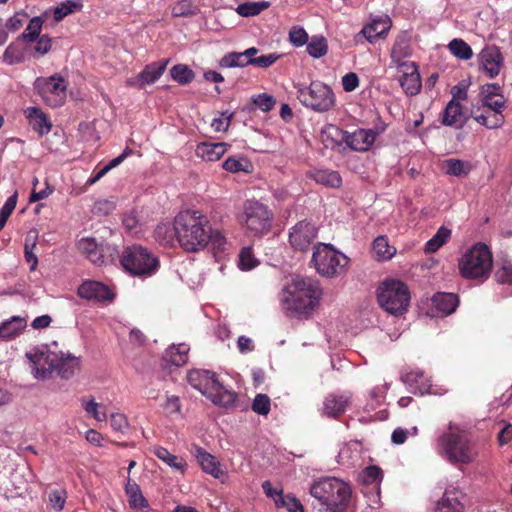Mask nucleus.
<instances>
[{"label":"nucleus","mask_w":512,"mask_h":512,"mask_svg":"<svg viewBox=\"0 0 512 512\" xmlns=\"http://www.w3.org/2000/svg\"><path fill=\"white\" fill-rule=\"evenodd\" d=\"M400 85L408 95H416L421 88V80L419 73L399 78Z\"/></svg>","instance_id":"c03bdc74"},{"label":"nucleus","mask_w":512,"mask_h":512,"mask_svg":"<svg viewBox=\"0 0 512 512\" xmlns=\"http://www.w3.org/2000/svg\"><path fill=\"white\" fill-rule=\"evenodd\" d=\"M21 60L22 55L18 48L14 45H9L3 54V61L9 65H13L19 63Z\"/></svg>","instance_id":"338daca9"},{"label":"nucleus","mask_w":512,"mask_h":512,"mask_svg":"<svg viewBox=\"0 0 512 512\" xmlns=\"http://www.w3.org/2000/svg\"><path fill=\"white\" fill-rule=\"evenodd\" d=\"M269 7V3L266 1L261 2H245L239 4L236 8V12L242 17H251L258 15L263 10Z\"/></svg>","instance_id":"58836bf2"},{"label":"nucleus","mask_w":512,"mask_h":512,"mask_svg":"<svg viewBox=\"0 0 512 512\" xmlns=\"http://www.w3.org/2000/svg\"><path fill=\"white\" fill-rule=\"evenodd\" d=\"M259 264L255 258L251 247H243L239 253L238 266L243 271H248L255 268Z\"/></svg>","instance_id":"09e8293b"},{"label":"nucleus","mask_w":512,"mask_h":512,"mask_svg":"<svg viewBox=\"0 0 512 512\" xmlns=\"http://www.w3.org/2000/svg\"><path fill=\"white\" fill-rule=\"evenodd\" d=\"M223 68L246 67L250 65L248 60L243 55V52H231L224 55L219 62Z\"/></svg>","instance_id":"79ce46f5"},{"label":"nucleus","mask_w":512,"mask_h":512,"mask_svg":"<svg viewBox=\"0 0 512 512\" xmlns=\"http://www.w3.org/2000/svg\"><path fill=\"white\" fill-rule=\"evenodd\" d=\"M110 425L113 430L124 433L129 426L126 416L122 413H113L110 416Z\"/></svg>","instance_id":"680f3d73"},{"label":"nucleus","mask_w":512,"mask_h":512,"mask_svg":"<svg viewBox=\"0 0 512 512\" xmlns=\"http://www.w3.org/2000/svg\"><path fill=\"white\" fill-rule=\"evenodd\" d=\"M125 492L128 497L129 506L133 510H144L148 508V501L143 496L139 485L131 481L130 478L125 485Z\"/></svg>","instance_id":"c85d7f7f"},{"label":"nucleus","mask_w":512,"mask_h":512,"mask_svg":"<svg viewBox=\"0 0 512 512\" xmlns=\"http://www.w3.org/2000/svg\"><path fill=\"white\" fill-rule=\"evenodd\" d=\"M463 111L460 103L456 101H449L442 117V123L446 126H463Z\"/></svg>","instance_id":"7c9ffc66"},{"label":"nucleus","mask_w":512,"mask_h":512,"mask_svg":"<svg viewBox=\"0 0 512 512\" xmlns=\"http://www.w3.org/2000/svg\"><path fill=\"white\" fill-rule=\"evenodd\" d=\"M231 118L232 114L223 112L219 118H215L212 121L211 126L216 132H224L228 129Z\"/></svg>","instance_id":"69168bd1"},{"label":"nucleus","mask_w":512,"mask_h":512,"mask_svg":"<svg viewBox=\"0 0 512 512\" xmlns=\"http://www.w3.org/2000/svg\"><path fill=\"white\" fill-rule=\"evenodd\" d=\"M297 98L304 106L317 112L328 111L335 104L332 89L320 81H312L308 87L299 86Z\"/></svg>","instance_id":"9b49d317"},{"label":"nucleus","mask_w":512,"mask_h":512,"mask_svg":"<svg viewBox=\"0 0 512 512\" xmlns=\"http://www.w3.org/2000/svg\"><path fill=\"white\" fill-rule=\"evenodd\" d=\"M492 266V252L482 242L472 245L458 262L459 273L463 278L477 280L480 283L489 278Z\"/></svg>","instance_id":"39448f33"},{"label":"nucleus","mask_w":512,"mask_h":512,"mask_svg":"<svg viewBox=\"0 0 512 512\" xmlns=\"http://www.w3.org/2000/svg\"><path fill=\"white\" fill-rule=\"evenodd\" d=\"M289 40L294 46L300 47L307 43L308 35L303 28L295 26L289 32Z\"/></svg>","instance_id":"052dcab7"},{"label":"nucleus","mask_w":512,"mask_h":512,"mask_svg":"<svg viewBox=\"0 0 512 512\" xmlns=\"http://www.w3.org/2000/svg\"><path fill=\"white\" fill-rule=\"evenodd\" d=\"M150 451L153 455L162 460L169 467L184 473L186 469V462L182 457L171 454L166 448L161 446H154Z\"/></svg>","instance_id":"c756f323"},{"label":"nucleus","mask_w":512,"mask_h":512,"mask_svg":"<svg viewBox=\"0 0 512 512\" xmlns=\"http://www.w3.org/2000/svg\"><path fill=\"white\" fill-rule=\"evenodd\" d=\"M479 65L490 78L498 76L503 65L500 50L495 46L482 49L479 54Z\"/></svg>","instance_id":"4468645a"},{"label":"nucleus","mask_w":512,"mask_h":512,"mask_svg":"<svg viewBox=\"0 0 512 512\" xmlns=\"http://www.w3.org/2000/svg\"><path fill=\"white\" fill-rule=\"evenodd\" d=\"M483 108L494 110V112L503 114V110L506 108V101L504 96H496L488 99L480 100Z\"/></svg>","instance_id":"6e6d98bb"},{"label":"nucleus","mask_w":512,"mask_h":512,"mask_svg":"<svg viewBox=\"0 0 512 512\" xmlns=\"http://www.w3.org/2000/svg\"><path fill=\"white\" fill-rule=\"evenodd\" d=\"M204 216L199 211L183 210L180 211L174 220V224H187L193 222L194 224H202Z\"/></svg>","instance_id":"864d4df0"},{"label":"nucleus","mask_w":512,"mask_h":512,"mask_svg":"<svg viewBox=\"0 0 512 512\" xmlns=\"http://www.w3.org/2000/svg\"><path fill=\"white\" fill-rule=\"evenodd\" d=\"M351 396L347 393L343 394H329L323 403V413L328 417H339L345 411L347 406L350 404Z\"/></svg>","instance_id":"412c9836"},{"label":"nucleus","mask_w":512,"mask_h":512,"mask_svg":"<svg viewBox=\"0 0 512 512\" xmlns=\"http://www.w3.org/2000/svg\"><path fill=\"white\" fill-rule=\"evenodd\" d=\"M448 48L455 57L462 60H468L473 55L471 47L462 39H453Z\"/></svg>","instance_id":"ea45409f"},{"label":"nucleus","mask_w":512,"mask_h":512,"mask_svg":"<svg viewBox=\"0 0 512 512\" xmlns=\"http://www.w3.org/2000/svg\"><path fill=\"white\" fill-rule=\"evenodd\" d=\"M25 116L29 120L32 128L37 131L40 135H44L50 132L51 122L47 116L37 107H29L25 110Z\"/></svg>","instance_id":"a878e982"},{"label":"nucleus","mask_w":512,"mask_h":512,"mask_svg":"<svg viewBox=\"0 0 512 512\" xmlns=\"http://www.w3.org/2000/svg\"><path fill=\"white\" fill-rule=\"evenodd\" d=\"M464 495L456 488L446 489L442 498L438 501L435 512H463Z\"/></svg>","instance_id":"a211bd4d"},{"label":"nucleus","mask_w":512,"mask_h":512,"mask_svg":"<svg viewBox=\"0 0 512 512\" xmlns=\"http://www.w3.org/2000/svg\"><path fill=\"white\" fill-rule=\"evenodd\" d=\"M18 193L15 191L5 202L0 211V224H5L16 207Z\"/></svg>","instance_id":"4d7b16f0"},{"label":"nucleus","mask_w":512,"mask_h":512,"mask_svg":"<svg viewBox=\"0 0 512 512\" xmlns=\"http://www.w3.org/2000/svg\"><path fill=\"white\" fill-rule=\"evenodd\" d=\"M77 293L83 299L97 302L112 301L115 296L108 286L94 280L84 281L78 287Z\"/></svg>","instance_id":"ddd939ff"},{"label":"nucleus","mask_w":512,"mask_h":512,"mask_svg":"<svg viewBox=\"0 0 512 512\" xmlns=\"http://www.w3.org/2000/svg\"><path fill=\"white\" fill-rule=\"evenodd\" d=\"M383 478V471L375 465L366 467L360 474V479L365 486H372L373 489H379Z\"/></svg>","instance_id":"c9c22d12"},{"label":"nucleus","mask_w":512,"mask_h":512,"mask_svg":"<svg viewBox=\"0 0 512 512\" xmlns=\"http://www.w3.org/2000/svg\"><path fill=\"white\" fill-rule=\"evenodd\" d=\"M252 101L258 108H260L264 112L270 111L276 103L275 99L271 95H268L266 93L254 96L252 98Z\"/></svg>","instance_id":"bf43d9fd"},{"label":"nucleus","mask_w":512,"mask_h":512,"mask_svg":"<svg viewBox=\"0 0 512 512\" xmlns=\"http://www.w3.org/2000/svg\"><path fill=\"white\" fill-rule=\"evenodd\" d=\"M178 243L186 252H198L210 245L217 256L226 250L227 240L213 226H179Z\"/></svg>","instance_id":"20e7f679"},{"label":"nucleus","mask_w":512,"mask_h":512,"mask_svg":"<svg viewBox=\"0 0 512 512\" xmlns=\"http://www.w3.org/2000/svg\"><path fill=\"white\" fill-rule=\"evenodd\" d=\"M171 77L180 84H188L194 78V73L186 65H175L170 70Z\"/></svg>","instance_id":"de8ad7c7"},{"label":"nucleus","mask_w":512,"mask_h":512,"mask_svg":"<svg viewBox=\"0 0 512 512\" xmlns=\"http://www.w3.org/2000/svg\"><path fill=\"white\" fill-rule=\"evenodd\" d=\"M179 226H155V240L163 246H174L178 242Z\"/></svg>","instance_id":"72a5a7b5"},{"label":"nucleus","mask_w":512,"mask_h":512,"mask_svg":"<svg viewBox=\"0 0 512 512\" xmlns=\"http://www.w3.org/2000/svg\"><path fill=\"white\" fill-rule=\"evenodd\" d=\"M349 258L330 244L319 243L313 252L312 262L323 277L334 278L345 273Z\"/></svg>","instance_id":"1a4fd4ad"},{"label":"nucleus","mask_w":512,"mask_h":512,"mask_svg":"<svg viewBox=\"0 0 512 512\" xmlns=\"http://www.w3.org/2000/svg\"><path fill=\"white\" fill-rule=\"evenodd\" d=\"M189 384L199 390L211 401L222 407H231L235 404L237 394L226 389L218 380L217 375L209 370H192L188 373Z\"/></svg>","instance_id":"423d86ee"},{"label":"nucleus","mask_w":512,"mask_h":512,"mask_svg":"<svg viewBox=\"0 0 512 512\" xmlns=\"http://www.w3.org/2000/svg\"><path fill=\"white\" fill-rule=\"evenodd\" d=\"M310 494L318 501V512H345L351 497L350 487L337 478H323L310 488Z\"/></svg>","instance_id":"7ed1b4c3"},{"label":"nucleus","mask_w":512,"mask_h":512,"mask_svg":"<svg viewBox=\"0 0 512 512\" xmlns=\"http://www.w3.org/2000/svg\"><path fill=\"white\" fill-rule=\"evenodd\" d=\"M280 505L286 507L289 512H304L300 500L291 495H280Z\"/></svg>","instance_id":"13d9d810"},{"label":"nucleus","mask_w":512,"mask_h":512,"mask_svg":"<svg viewBox=\"0 0 512 512\" xmlns=\"http://www.w3.org/2000/svg\"><path fill=\"white\" fill-rule=\"evenodd\" d=\"M410 54V46L408 41L404 37H400L396 40L391 51V58L394 63L404 61Z\"/></svg>","instance_id":"49530a36"},{"label":"nucleus","mask_w":512,"mask_h":512,"mask_svg":"<svg viewBox=\"0 0 512 512\" xmlns=\"http://www.w3.org/2000/svg\"><path fill=\"white\" fill-rule=\"evenodd\" d=\"M307 52L314 58H320L327 53V43L323 37H313L307 44Z\"/></svg>","instance_id":"603ef678"},{"label":"nucleus","mask_w":512,"mask_h":512,"mask_svg":"<svg viewBox=\"0 0 512 512\" xmlns=\"http://www.w3.org/2000/svg\"><path fill=\"white\" fill-rule=\"evenodd\" d=\"M189 346L185 343L173 345L165 352L164 359L171 364L180 367L188 361Z\"/></svg>","instance_id":"473e14b6"},{"label":"nucleus","mask_w":512,"mask_h":512,"mask_svg":"<svg viewBox=\"0 0 512 512\" xmlns=\"http://www.w3.org/2000/svg\"><path fill=\"white\" fill-rule=\"evenodd\" d=\"M390 28V18L388 16H382L377 19H373L371 23L364 26L361 33L370 43H373L377 39L386 35Z\"/></svg>","instance_id":"5701e85b"},{"label":"nucleus","mask_w":512,"mask_h":512,"mask_svg":"<svg viewBox=\"0 0 512 512\" xmlns=\"http://www.w3.org/2000/svg\"><path fill=\"white\" fill-rule=\"evenodd\" d=\"M199 9L192 0H180L172 8L174 17H188L198 13Z\"/></svg>","instance_id":"37998d69"},{"label":"nucleus","mask_w":512,"mask_h":512,"mask_svg":"<svg viewBox=\"0 0 512 512\" xmlns=\"http://www.w3.org/2000/svg\"><path fill=\"white\" fill-rule=\"evenodd\" d=\"M244 214L247 222H266L272 219V212L266 205L256 200H248L244 204Z\"/></svg>","instance_id":"b1692460"},{"label":"nucleus","mask_w":512,"mask_h":512,"mask_svg":"<svg viewBox=\"0 0 512 512\" xmlns=\"http://www.w3.org/2000/svg\"><path fill=\"white\" fill-rule=\"evenodd\" d=\"M377 300L379 305L388 313L401 315L409 306L410 293L403 282L388 280L379 287Z\"/></svg>","instance_id":"9d476101"},{"label":"nucleus","mask_w":512,"mask_h":512,"mask_svg":"<svg viewBox=\"0 0 512 512\" xmlns=\"http://www.w3.org/2000/svg\"><path fill=\"white\" fill-rule=\"evenodd\" d=\"M49 502L54 510H62L65 504V493L59 490H52L49 493Z\"/></svg>","instance_id":"774afa93"},{"label":"nucleus","mask_w":512,"mask_h":512,"mask_svg":"<svg viewBox=\"0 0 512 512\" xmlns=\"http://www.w3.org/2000/svg\"><path fill=\"white\" fill-rule=\"evenodd\" d=\"M271 401L266 394H257L252 403V410L259 414L266 416L270 412Z\"/></svg>","instance_id":"5fc2aeb1"},{"label":"nucleus","mask_w":512,"mask_h":512,"mask_svg":"<svg viewBox=\"0 0 512 512\" xmlns=\"http://www.w3.org/2000/svg\"><path fill=\"white\" fill-rule=\"evenodd\" d=\"M26 327V319L13 316L0 325V339L9 340L18 336Z\"/></svg>","instance_id":"cd10ccee"},{"label":"nucleus","mask_w":512,"mask_h":512,"mask_svg":"<svg viewBox=\"0 0 512 512\" xmlns=\"http://www.w3.org/2000/svg\"><path fill=\"white\" fill-rule=\"evenodd\" d=\"M196 457L204 472L212 475L214 478H220L222 471L219 462L213 455L199 448Z\"/></svg>","instance_id":"2f4dec72"},{"label":"nucleus","mask_w":512,"mask_h":512,"mask_svg":"<svg viewBox=\"0 0 512 512\" xmlns=\"http://www.w3.org/2000/svg\"><path fill=\"white\" fill-rule=\"evenodd\" d=\"M311 176L317 183L332 188L340 187L342 183L341 176L336 171L316 170Z\"/></svg>","instance_id":"f704fd0d"},{"label":"nucleus","mask_w":512,"mask_h":512,"mask_svg":"<svg viewBox=\"0 0 512 512\" xmlns=\"http://www.w3.org/2000/svg\"><path fill=\"white\" fill-rule=\"evenodd\" d=\"M322 295V289L319 281L303 276L293 277L283 296L285 309L298 317L310 316L316 307Z\"/></svg>","instance_id":"f257e3e1"},{"label":"nucleus","mask_w":512,"mask_h":512,"mask_svg":"<svg viewBox=\"0 0 512 512\" xmlns=\"http://www.w3.org/2000/svg\"><path fill=\"white\" fill-rule=\"evenodd\" d=\"M34 89L51 107L61 106L66 99L67 86L64 79L58 76L37 78L34 82Z\"/></svg>","instance_id":"f8f14e48"},{"label":"nucleus","mask_w":512,"mask_h":512,"mask_svg":"<svg viewBox=\"0 0 512 512\" xmlns=\"http://www.w3.org/2000/svg\"><path fill=\"white\" fill-rule=\"evenodd\" d=\"M401 380L413 389L414 393L419 392L421 395L429 393L432 386L430 379L425 376L424 371L418 368L402 374Z\"/></svg>","instance_id":"4be33fe9"},{"label":"nucleus","mask_w":512,"mask_h":512,"mask_svg":"<svg viewBox=\"0 0 512 512\" xmlns=\"http://www.w3.org/2000/svg\"><path fill=\"white\" fill-rule=\"evenodd\" d=\"M38 183H39L38 179L34 178V180H33L34 188L32 190L31 196H30V202H37L39 200L45 199L53 192V188L47 183H45V187L43 189H40L39 191H37L36 186Z\"/></svg>","instance_id":"0e129e2a"},{"label":"nucleus","mask_w":512,"mask_h":512,"mask_svg":"<svg viewBox=\"0 0 512 512\" xmlns=\"http://www.w3.org/2000/svg\"><path fill=\"white\" fill-rule=\"evenodd\" d=\"M441 453L452 464H469L477 455L475 443L465 431H450L441 435L438 439Z\"/></svg>","instance_id":"0eeeda50"},{"label":"nucleus","mask_w":512,"mask_h":512,"mask_svg":"<svg viewBox=\"0 0 512 512\" xmlns=\"http://www.w3.org/2000/svg\"><path fill=\"white\" fill-rule=\"evenodd\" d=\"M82 8V4L73 0H67L62 2L59 6H57L54 10V19L56 21L62 20L67 15L78 11Z\"/></svg>","instance_id":"8fccbe9b"},{"label":"nucleus","mask_w":512,"mask_h":512,"mask_svg":"<svg viewBox=\"0 0 512 512\" xmlns=\"http://www.w3.org/2000/svg\"><path fill=\"white\" fill-rule=\"evenodd\" d=\"M32 363V372L38 379H46L55 371L62 379L72 378L80 369V357L69 352H35L27 353Z\"/></svg>","instance_id":"f03ea898"},{"label":"nucleus","mask_w":512,"mask_h":512,"mask_svg":"<svg viewBox=\"0 0 512 512\" xmlns=\"http://www.w3.org/2000/svg\"><path fill=\"white\" fill-rule=\"evenodd\" d=\"M227 146L228 145L223 142H203L197 145L196 154L198 157H201L205 161H217L225 154Z\"/></svg>","instance_id":"bb28decb"},{"label":"nucleus","mask_w":512,"mask_h":512,"mask_svg":"<svg viewBox=\"0 0 512 512\" xmlns=\"http://www.w3.org/2000/svg\"><path fill=\"white\" fill-rule=\"evenodd\" d=\"M278 59L279 55L271 53L267 55L258 56L256 59H250L248 60V63H250V65H254L260 68H268L272 66Z\"/></svg>","instance_id":"e2e57ef3"},{"label":"nucleus","mask_w":512,"mask_h":512,"mask_svg":"<svg viewBox=\"0 0 512 512\" xmlns=\"http://www.w3.org/2000/svg\"><path fill=\"white\" fill-rule=\"evenodd\" d=\"M166 65L167 61L153 62L146 65V67L136 77L129 78L127 80V85L136 88H143L148 84L156 82L164 73Z\"/></svg>","instance_id":"dca6fc26"},{"label":"nucleus","mask_w":512,"mask_h":512,"mask_svg":"<svg viewBox=\"0 0 512 512\" xmlns=\"http://www.w3.org/2000/svg\"><path fill=\"white\" fill-rule=\"evenodd\" d=\"M495 281L499 284H512V263L503 260L494 273Z\"/></svg>","instance_id":"a18cd8bd"},{"label":"nucleus","mask_w":512,"mask_h":512,"mask_svg":"<svg viewBox=\"0 0 512 512\" xmlns=\"http://www.w3.org/2000/svg\"><path fill=\"white\" fill-rule=\"evenodd\" d=\"M374 141L373 130L358 129L346 137L347 145L356 151H367Z\"/></svg>","instance_id":"393cba45"},{"label":"nucleus","mask_w":512,"mask_h":512,"mask_svg":"<svg viewBox=\"0 0 512 512\" xmlns=\"http://www.w3.org/2000/svg\"><path fill=\"white\" fill-rule=\"evenodd\" d=\"M451 231L445 226H440L437 233L426 243L425 252L434 253L442 247L450 238Z\"/></svg>","instance_id":"e433bc0d"},{"label":"nucleus","mask_w":512,"mask_h":512,"mask_svg":"<svg viewBox=\"0 0 512 512\" xmlns=\"http://www.w3.org/2000/svg\"><path fill=\"white\" fill-rule=\"evenodd\" d=\"M78 250L94 265L102 266L106 262L101 245L94 238L85 237L78 241Z\"/></svg>","instance_id":"6ab92c4d"},{"label":"nucleus","mask_w":512,"mask_h":512,"mask_svg":"<svg viewBox=\"0 0 512 512\" xmlns=\"http://www.w3.org/2000/svg\"><path fill=\"white\" fill-rule=\"evenodd\" d=\"M471 117L480 125L488 129H498L504 124V115L494 112V110L483 108L480 106H473L471 109Z\"/></svg>","instance_id":"f3484780"},{"label":"nucleus","mask_w":512,"mask_h":512,"mask_svg":"<svg viewBox=\"0 0 512 512\" xmlns=\"http://www.w3.org/2000/svg\"><path fill=\"white\" fill-rule=\"evenodd\" d=\"M42 28V21L39 17H34L30 20L25 31L22 33L21 38L27 42L35 41L40 37Z\"/></svg>","instance_id":"3c124183"},{"label":"nucleus","mask_w":512,"mask_h":512,"mask_svg":"<svg viewBox=\"0 0 512 512\" xmlns=\"http://www.w3.org/2000/svg\"><path fill=\"white\" fill-rule=\"evenodd\" d=\"M432 305L435 308V316H448L455 312L459 298L454 293L437 292L432 297Z\"/></svg>","instance_id":"aec40b11"},{"label":"nucleus","mask_w":512,"mask_h":512,"mask_svg":"<svg viewBox=\"0 0 512 512\" xmlns=\"http://www.w3.org/2000/svg\"><path fill=\"white\" fill-rule=\"evenodd\" d=\"M222 166L226 171L231 173H250L252 171V164L246 158L229 157L223 162Z\"/></svg>","instance_id":"4c0bfd02"},{"label":"nucleus","mask_w":512,"mask_h":512,"mask_svg":"<svg viewBox=\"0 0 512 512\" xmlns=\"http://www.w3.org/2000/svg\"><path fill=\"white\" fill-rule=\"evenodd\" d=\"M120 263L127 273L140 278L151 277L160 268L159 258L146 247L137 244L123 249Z\"/></svg>","instance_id":"6e6552de"},{"label":"nucleus","mask_w":512,"mask_h":512,"mask_svg":"<svg viewBox=\"0 0 512 512\" xmlns=\"http://www.w3.org/2000/svg\"><path fill=\"white\" fill-rule=\"evenodd\" d=\"M446 173L452 176L467 175L470 171V164L459 159H447L444 162Z\"/></svg>","instance_id":"a19ab883"},{"label":"nucleus","mask_w":512,"mask_h":512,"mask_svg":"<svg viewBox=\"0 0 512 512\" xmlns=\"http://www.w3.org/2000/svg\"><path fill=\"white\" fill-rule=\"evenodd\" d=\"M315 226H292L289 231V243L299 251H306L317 237Z\"/></svg>","instance_id":"2eb2a0df"}]
</instances>
